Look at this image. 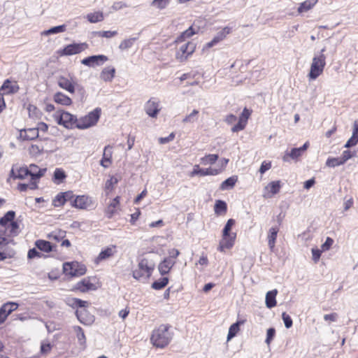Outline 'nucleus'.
<instances>
[{"instance_id": "nucleus-1", "label": "nucleus", "mask_w": 358, "mask_h": 358, "mask_svg": "<svg viewBox=\"0 0 358 358\" xmlns=\"http://www.w3.org/2000/svg\"><path fill=\"white\" fill-rule=\"evenodd\" d=\"M170 327L166 324H162L153 330L150 341L152 344L159 348H164L171 342L173 334L169 331Z\"/></svg>"}, {"instance_id": "nucleus-2", "label": "nucleus", "mask_w": 358, "mask_h": 358, "mask_svg": "<svg viewBox=\"0 0 358 358\" xmlns=\"http://www.w3.org/2000/svg\"><path fill=\"white\" fill-rule=\"evenodd\" d=\"M155 267V262L148 257L141 258L138 264V268L133 271V277L138 280L149 278Z\"/></svg>"}, {"instance_id": "nucleus-3", "label": "nucleus", "mask_w": 358, "mask_h": 358, "mask_svg": "<svg viewBox=\"0 0 358 358\" xmlns=\"http://www.w3.org/2000/svg\"><path fill=\"white\" fill-rule=\"evenodd\" d=\"M325 48L321 50L319 55L313 57L308 77L310 80H316L322 74L326 65V57L324 55Z\"/></svg>"}, {"instance_id": "nucleus-4", "label": "nucleus", "mask_w": 358, "mask_h": 358, "mask_svg": "<svg viewBox=\"0 0 358 358\" xmlns=\"http://www.w3.org/2000/svg\"><path fill=\"white\" fill-rule=\"evenodd\" d=\"M101 112L100 108H96L87 115L78 120L76 127L80 129H85L94 126L100 117Z\"/></svg>"}, {"instance_id": "nucleus-5", "label": "nucleus", "mask_w": 358, "mask_h": 358, "mask_svg": "<svg viewBox=\"0 0 358 358\" xmlns=\"http://www.w3.org/2000/svg\"><path fill=\"white\" fill-rule=\"evenodd\" d=\"M37 169L38 166L35 164H31L29 166V169L27 167H17V179L22 180L25 178L27 176H30L32 180L39 179L41 178L45 172L46 171V169H38L37 173H35L32 171V169Z\"/></svg>"}, {"instance_id": "nucleus-6", "label": "nucleus", "mask_w": 358, "mask_h": 358, "mask_svg": "<svg viewBox=\"0 0 358 358\" xmlns=\"http://www.w3.org/2000/svg\"><path fill=\"white\" fill-rule=\"evenodd\" d=\"M63 270L66 275L80 276L85 273L86 267L77 262H66L63 264Z\"/></svg>"}, {"instance_id": "nucleus-7", "label": "nucleus", "mask_w": 358, "mask_h": 358, "mask_svg": "<svg viewBox=\"0 0 358 358\" xmlns=\"http://www.w3.org/2000/svg\"><path fill=\"white\" fill-rule=\"evenodd\" d=\"M88 48V44L86 43H72L65 46L59 52L60 56H69L79 54Z\"/></svg>"}, {"instance_id": "nucleus-8", "label": "nucleus", "mask_w": 358, "mask_h": 358, "mask_svg": "<svg viewBox=\"0 0 358 358\" xmlns=\"http://www.w3.org/2000/svg\"><path fill=\"white\" fill-rule=\"evenodd\" d=\"M57 123L60 125H63L67 129H71L76 127L78 122V119L73 115L62 111L57 117Z\"/></svg>"}, {"instance_id": "nucleus-9", "label": "nucleus", "mask_w": 358, "mask_h": 358, "mask_svg": "<svg viewBox=\"0 0 358 358\" xmlns=\"http://www.w3.org/2000/svg\"><path fill=\"white\" fill-rule=\"evenodd\" d=\"M108 59V57L103 55H92L84 58L81 63L85 66L94 68L103 65Z\"/></svg>"}, {"instance_id": "nucleus-10", "label": "nucleus", "mask_w": 358, "mask_h": 358, "mask_svg": "<svg viewBox=\"0 0 358 358\" xmlns=\"http://www.w3.org/2000/svg\"><path fill=\"white\" fill-rule=\"evenodd\" d=\"M196 44L193 42H187L182 45L179 48V51L176 53V59L180 62L185 60L189 55L194 52Z\"/></svg>"}, {"instance_id": "nucleus-11", "label": "nucleus", "mask_w": 358, "mask_h": 358, "mask_svg": "<svg viewBox=\"0 0 358 358\" xmlns=\"http://www.w3.org/2000/svg\"><path fill=\"white\" fill-rule=\"evenodd\" d=\"M93 206L92 199L86 195L76 196L72 201V207L79 209H88Z\"/></svg>"}, {"instance_id": "nucleus-12", "label": "nucleus", "mask_w": 358, "mask_h": 358, "mask_svg": "<svg viewBox=\"0 0 358 358\" xmlns=\"http://www.w3.org/2000/svg\"><path fill=\"white\" fill-rule=\"evenodd\" d=\"M145 111L151 117H156L160 111L159 101L156 98H151L145 104Z\"/></svg>"}, {"instance_id": "nucleus-13", "label": "nucleus", "mask_w": 358, "mask_h": 358, "mask_svg": "<svg viewBox=\"0 0 358 358\" xmlns=\"http://www.w3.org/2000/svg\"><path fill=\"white\" fill-rule=\"evenodd\" d=\"M280 188L281 184L280 180L272 181L264 187L262 196L265 199L271 198L280 192Z\"/></svg>"}, {"instance_id": "nucleus-14", "label": "nucleus", "mask_w": 358, "mask_h": 358, "mask_svg": "<svg viewBox=\"0 0 358 358\" xmlns=\"http://www.w3.org/2000/svg\"><path fill=\"white\" fill-rule=\"evenodd\" d=\"M250 115V110L245 108L238 118V123L231 128V131L235 133L243 130L247 124L248 120L249 119Z\"/></svg>"}, {"instance_id": "nucleus-15", "label": "nucleus", "mask_w": 358, "mask_h": 358, "mask_svg": "<svg viewBox=\"0 0 358 358\" xmlns=\"http://www.w3.org/2000/svg\"><path fill=\"white\" fill-rule=\"evenodd\" d=\"M236 237V234L235 233H231V234L228 236L222 234V238L220 242L217 250L220 252H224L225 249L231 248L234 245Z\"/></svg>"}, {"instance_id": "nucleus-16", "label": "nucleus", "mask_w": 358, "mask_h": 358, "mask_svg": "<svg viewBox=\"0 0 358 358\" xmlns=\"http://www.w3.org/2000/svg\"><path fill=\"white\" fill-rule=\"evenodd\" d=\"M20 87L15 81H10L9 79L6 80L0 87V93L2 94H15L18 92Z\"/></svg>"}, {"instance_id": "nucleus-17", "label": "nucleus", "mask_w": 358, "mask_h": 358, "mask_svg": "<svg viewBox=\"0 0 358 358\" xmlns=\"http://www.w3.org/2000/svg\"><path fill=\"white\" fill-rule=\"evenodd\" d=\"M231 27H225L221 31L217 33V34L214 36V38L206 44V47L210 48L216 45L220 41H222L223 39L226 38V36L229 34L231 31Z\"/></svg>"}, {"instance_id": "nucleus-18", "label": "nucleus", "mask_w": 358, "mask_h": 358, "mask_svg": "<svg viewBox=\"0 0 358 358\" xmlns=\"http://www.w3.org/2000/svg\"><path fill=\"white\" fill-rule=\"evenodd\" d=\"M219 171L217 169L208 168V169H200L199 165L194 166L193 171L190 173V176L193 177L196 175L199 176H215L218 174Z\"/></svg>"}, {"instance_id": "nucleus-19", "label": "nucleus", "mask_w": 358, "mask_h": 358, "mask_svg": "<svg viewBox=\"0 0 358 358\" xmlns=\"http://www.w3.org/2000/svg\"><path fill=\"white\" fill-rule=\"evenodd\" d=\"M175 264L176 260H173L171 258H165L158 266V269L161 275H164L167 274Z\"/></svg>"}, {"instance_id": "nucleus-20", "label": "nucleus", "mask_w": 358, "mask_h": 358, "mask_svg": "<svg viewBox=\"0 0 358 358\" xmlns=\"http://www.w3.org/2000/svg\"><path fill=\"white\" fill-rule=\"evenodd\" d=\"M38 136V129L29 128L20 131V137L23 141H32Z\"/></svg>"}, {"instance_id": "nucleus-21", "label": "nucleus", "mask_w": 358, "mask_h": 358, "mask_svg": "<svg viewBox=\"0 0 358 358\" xmlns=\"http://www.w3.org/2000/svg\"><path fill=\"white\" fill-rule=\"evenodd\" d=\"M57 84L61 88L66 90L67 92L71 94L74 93L75 92L74 84L66 77L59 76L58 78Z\"/></svg>"}, {"instance_id": "nucleus-22", "label": "nucleus", "mask_w": 358, "mask_h": 358, "mask_svg": "<svg viewBox=\"0 0 358 358\" xmlns=\"http://www.w3.org/2000/svg\"><path fill=\"white\" fill-rule=\"evenodd\" d=\"M112 148L110 145H107L104 148L103 157L100 162L101 165L104 168H108L112 162Z\"/></svg>"}, {"instance_id": "nucleus-23", "label": "nucleus", "mask_w": 358, "mask_h": 358, "mask_svg": "<svg viewBox=\"0 0 358 358\" xmlns=\"http://www.w3.org/2000/svg\"><path fill=\"white\" fill-rule=\"evenodd\" d=\"M75 288L81 292H86L89 290L96 289V286L91 283L88 279L84 278L76 285Z\"/></svg>"}, {"instance_id": "nucleus-24", "label": "nucleus", "mask_w": 358, "mask_h": 358, "mask_svg": "<svg viewBox=\"0 0 358 358\" xmlns=\"http://www.w3.org/2000/svg\"><path fill=\"white\" fill-rule=\"evenodd\" d=\"M278 231L279 229L277 227H271L268 231L267 238L268 245L271 250H273L275 247Z\"/></svg>"}, {"instance_id": "nucleus-25", "label": "nucleus", "mask_w": 358, "mask_h": 358, "mask_svg": "<svg viewBox=\"0 0 358 358\" xmlns=\"http://www.w3.org/2000/svg\"><path fill=\"white\" fill-rule=\"evenodd\" d=\"M115 69L114 67H111V66H108V67H106L104 68L101 74H100V78L101 80L106 81V82H110L114 76H115Z\"/></svg>"}, {"instance_id": "nucleus-26", "label": "nucleus", "mask_w": 358, "mask_h": 358, "mask_svg": "<svg viewBox=\"0 0 358 358\" xmlns=\"http://www.w3.org/2000/svg\"><path fill=\"white\" fill-rule=\"evenodd\" d=\"M278 294L277 289L269 291L266 294V306L268 308H272L276 306V295Z\"/></svg>"}, {"instance_id": "nucleus-27", "label": "nucleus", "mask_w": 358, "mask_h": 358, "mask_svg": "<svg viewBox=\"0 0 358 358\" xmlns=\"http://www.w3.org/2000/svg\"><path fill=\"white\" fill-rule=\"evenodd\" d=\"M238 181V176H233L224 180L220 186V189L222 191L231 189Z\"/></svg>"}, {"instance_id": "nucleus-28", "label": "nucleus", "mask_w": 358, "mask_h": 358, "mask_svg": "<svg viewBox=\"0 0 358 358\" xmlns=\"http://www.w3.org/2000/svg\"><path fill=\"white\" fill-rule=\"evenodd\" d=\"M54 101L61 105L70 106L72 103L71 99L62 92H57L54 95Z\"/></svg>"}, {"instance_id": "nucleus-29", "label": "nucleus", "mask_w": 358, "mask_h": 358, "mask_svg": "<svg viewBox=\"0 0 358 358\" xmlns=\"http://www.w3.org/2000/svg\"><path fill=\"white\" fill-rule=\"evenodd\" d=\"M15 216V213L13 210L8 211L3 217L0 219V225L3 227H8L9 224L13 221Z\"/></svg>"}, {"instance_id": "nucleus-30", "label": "nucleus", "mask_w": 358, "mask_h": 358, "mask_svg": "<svg viewBox=\"0 0 358 358\" xmlns=\"http://www.w3.org/2000/svg\"><path fill=\"white\" fill-rule=\"evenodd\" d=\"M36 247L43 252H49L52 250V247L49 241L44 240H38L35 243Z\"/></svg>"}, {"instance_id": "nucleus-31", "label": "nucleus", "mask_w": 358, "mask_h": 358, "mask_svg": "<svg viewBox=\"0 0 358 358\" xmlns=\"http://www.w3.org/2000/svg\"><path fill=\"white\" fill-rule=\"evenodd\" d=\"M302 152L300 151V149L298 148H292L290 152H286L284 155L282 159L285 162L289 161V158L292 159H297L299 157L302 155Z\"/></svg>"}, {"instance_id": "nucleus-32", "label": "nucleus", "mask_w": 358, "mask_h": 358, "mask_svg": "<svg viewBox=\"0 0 358 358\" xmlns=\"http://www.w3.org/2000/svg\"><path fill=\"white\" fill-rule=\"evenodd\" d=\"M120 203V197L116 196L115 199H113V201L110 202V203L108 205V206L106 208V213L108 218L112 217L113 215L116 207L119 205Z\"/></svg>"}, {"instance_id": "nucleus-33", "label": "nucleus", "mask_w": 358, "mask_h": 358, "mask_svg": "<svg viewBox=\"0 0 358 358\" xmlns=\"http://www.w3.org/2000/svg\"><path fill=\"white\" fill-rule=\"evenodd\" d=\"M317 0H306L301 3L298 8L299 13L307 12L310 10L317 3Z\"/></svg>"}, {"instance_id": "nucleus-34", "label": "nucleus", "mask_w": 358, "mask_h": 358, "mask_svg": "<svg viewBox=\"0 0 358 358\" xmlns=\"http://www.w3.org/2000/svg\"><path fill=\"white\" fill-rule=\"evenodd\" d=\"M66 29L65 24H62L56 27H51L50 29L45 30L42 32V35L48 36L51 34H56L59 33L64 32Z\"/></svg>"}, {"instance_id": "nucleus-35", "label": "nucleus", "mask_w": 358, "mask_h": 358, "mask_svg": "<svg viewBox=\"0 0 358 358\" xmlns=\"http://www.w3.org/2000/svg\"><path fill=\"white\" fill-rule=\"evenodd\" d=\"M244 323V321L242 320V321H238L236 322V323H234L233 324H231L229 327V332H228V335H227V340H230L232 338H234L236 334L238 333V331H239V327H240V325L243 324Z\"/></svg>"}, {"instance_id": "nucleus-36", "label": "nucleus", "mask_w": 358, "mask_h": 358, "mask_svg": "<svg viewBox=\"0 0 358 358\" xmlns=\"http://www.w3.org/2000/svg\"><path fill=\"white\" fill-rule=\"evenodd\" d=\"M6 229L9 230L8 234L10 236H16L20 232V225L16 221L11 222Z\"/></svg>"}, {"instance_id": "nucleus-37", "label": "nucleus", "mask_w": 358, "mask_h": 358, "mask_svg": "<svg viewBox=\"0 0 358 358\" xmlns=\"http://www.w3.org/2000/svg\"><path fill=\"white\" fill-rule=\"evenodd\" d=\"M87 19L91 23H96L102 21L103 20V15L101 12L92 13L87 14Z\"/></svg>"}, {"instance_id": "nucleus-38", "label": "nucleus", "mask_w": 358, "mask_h": 358, "mask_svg": "<svg viewBox=\"0 0 358 358\" xmlns=\"http://www.w3.org/2000/svg\"><path fill=\"white\" fill-rule=\"evenodd\" d=\"M169 282V279L166 277H164L162 278H159V280L155 281L152 284V288L156 290L161 289L164 288Z\"/></svg>"}, {"instance_id": "nucleus-39", "label": "nucleus", "mask_w": 358, "mask_h": 358, "mask_svg": "<svg viewBox=\"0 0 358 358\" xmlns=\"http://www.w3.org/2000/svg\"><path fill=\"white\" fill-rule=\"evenodd\" d=\"M218 159V155L215 154L208 155L201 159V162L203 165L213 164Z\"/></svg>"}, {"instance_id": "nucleus-40", "label": "nucleus", "mask_w": 358, "mask_h": 358, "mask_svg": "<svg viewBox=\"0 0 358 358\" xmlns=\"http://www.w3.org/2000/svg\"><path fill=\"white\" fill-rule=\"evenodd\" d=\"M198 114L199 110H193L192 112L189 114L188 115L185 116L183 120V123H193L196 122L198 120Z\"/></svg>"}, {"instance_id": "nucleus-41", "label": "nucleus", "mask_w": 358, "mask_h": 358, "mask_svg": "<svg viewBox=\"0 0 358 358\" xmlns=\"http://www.w3.org/2000/svg\"><path fill=\"white\" fill-rule=\"evenodd\" d=\"M344 164L341 157H329L326 162V165L329 167H336Z\"/></svg>"}, {"instance_id": "nucleus-42", "label": "nucleus", "mask_w": 358, "mask_h": 358, "mask_svg": "<svg viewBox=\"0 0 358 358\" xmlns=\"http://www.w3.org/2000/svg\"><path fill=\"white\" fill-rule=\"evenodd\" d=\"M227 210V203L222 200H217L215 204V212L217 214L225 213Z\"/></svg>"}, {"instance_id": "nucleus-43", "label": "nucleus", "mask_w": 358, "mask_h": 358, "mask_svg": "<svg viewBox=\"0 0 358 358\" xmlns=\"http://www.w3.org/2000/svg\"><path fill=\"white\" fill-rule=\"evenodd\" d=\"M113 255V249L112 248H107L105 250H102L99 253V255L97 257V260L102 261V260H104Z\"/></svg>"}, {"instance_id": "nucleus-44", "label": "nucleus", "mask_w": 358, "mask_h": 358, "mask_svg": "<svg viewBox=\"0 0 358 358\" xmlns=\"http://www.w3.org/2000/svg\"><path fill=\"white\" fill-rule=\"evenodd\" d=\"M136 40V38H129L124 39L120 43L119 48L122 50L129 49L134 45V43Z\"/></svg>"}, {"instance_id": "nucleus-45", "label": "nucleus", "mask_w": 358, "mask_h": 358, "mask_svg": "<svg viewBox=\"0 0 358 358\" xmlns=\"http://www.w3.org/2000/svg\"><path fill=\"white\" fill-rule=\"evenodd\" d=\"M66 178L65 172L62 169H56L54 172V179L57 183H60Z\"/></svg>"}, {"instance_id": "nucleus-46", "label": "nucleus", "mask_w": 358, "mask_h": 358, "mask_svg": "<svg viewBox=\"0 0 358 358\" xmlns=\"http://www.w3.org/2000/svg\"><path fill=\"white\" fill-rule=\"evenodd\" d=\"M76 331L80 345H84L86 342V338L83 329L80 327H76Z\"/></svg>"}, {"instance_id": "nucleus-47", "label": "nucleus", "mask_w": 358, "mask_h": 358, "mask_svg": "<svg viewBox=\"0 0 358 358\" xmlns=\"http://www.w3.org/2000/svg\"><path fill=\"white\" fill-rule=\"evenodd\" d=\"M10 314L8 308H7L4 304L2 305L0 308V324H3L6 321Z\"/></svg>"}, {"instance_id": "nucleus-48", "label": "nucleus", "mask_w": 358, "mask_h": 358, "mask_svg": "<svg viewBox=\"0 0 358 358\" xmlns=\"http://www.w3.org/2000/svg\"><path fill=\"white\" fill-rule=\"evenodd\" d=\"M65 203V199L64 198L62 192L58 194L52 201V204L55 207L62 206Z\"/></svg>"}, {"instance_id": "nucleus-49", "label": "nucleus", "mask_w": 358, "mask_h": 358, "mask_svg": "<svg viewBox=\"0 0 358 358\" xmlns=\"http://www.w3.org/2000/svg\"><path fill=\"white\" fill-rule=\"evenodd\" d=\"M72 303L71 304L73 307L76 308H85L88 306V302L86 301H83L79 299H72Z\"/></svg>"}, {"instance_id": "nucleus-50", "label": "nucleus", "mask_w": 358, "mask_h": 358, "mask_svg": "<svg viewBox=\"0 0 358 358\" xmlns=\"http://www.w3.org/2000/svg\"><path fill=\"white\" fill-rule=\"evenodd\" d=\"M170 0H153L152 6L157 7L159 9H164L169 4Z\"/></svg>"}, {"instance_id": "nucleus-51", "label": "nucleus", "mask_w": 358, "mask_h": 358, "mask_svg": "<svg viewBox=\"0 0 358 358\" xmlns=\"http://www.w3.org/2000/svg\"><path fill=\"white\" fill-rule=\"evenodd\" d=\"M99 37L112 38L117 34L116 31H99L96 33Z\"/></svg>"}, {"instance_id": "nucleus-52", "label": "nucleus", "mask_w": 358, "mask_h": 358, "mask_svg": "<svg viewBox=\"0 0 358 358\" xmlns=\"http://www.w3.org/2000/svg\"><path fill=\"white\" fill-rule=\"evenodd\" d=\"M235 224V220L233 219H229L227 222L222 231V234L224 236L230 235V231L231 229L232 226Z\"/></svg>"}, {"instance_id": "nucleus-53", "label": "nucleus", "mask_w": 358, "mask_h": 358, "mask_svg": "<svg viewBox=\"0 0 358 358\" xmlns=\"http://www.w3.org/2000/svg\"><path fill=\"white\" fill-rule=\"evenodd\" d=\"M275 334V330L274 328H269L266 332V338L265 343L269 345L271 341L273 339Z\"/></svg>"}, {"instance_id": "nucleus-54", "label": "nucleus", "mask_w": 358, "mask_h": 358, "mask_svg": "<svg viewBox=\"0 0 358 358\" xmlns=\"http://www.w3.org/2000/svg\"><path fill=\"white\" fill-rule=\"evenodd\" d=\"M282 318L287 329L292 327L293 322L291 317L289 315H287L286 313H283L282 314Z\"/></svg>"}, {"instance_id": "nucleus-55", "label": "nucleus", "mask_w": 358, "mask_h": 358, "mask_svg": "<svg viewBox=\"0 0 358 358\" xmlns=\"http://www.w3.org/2000/svg\"><path fill=\"white\" fill-rule=\"evenodd\" d=\"M117 182L118 179L115 176H112L106 182V189L111 190Z\"/></svg>"}, {"instance_id": "nucleus-56", "label": "nucleus", "mask_w": 358, "mask_h": 358, "mask_svg": "<svg viewBox=\"0 0 358 358\" xmlns=\"http://www.w3.org/2000/svg\"><path fill=\"white\" fill-rule=\"evenodd\" d=\"M333 243L334 240L330 237H327L325 242L321 246L322 251L324 252L329 250L331 245H333Z\"/></svg>"}, {"instance_id": "nucleus-57", "label": "nucleus", "mask_w": 358, "mask_h": 358, "mask_svg": "<svg viewBox=\"0 0 358 358\" xmlns=\"http://www.w3.org/2000/svg\"><path fill=\"white\" fill-rule=\"evenodd\" d=\"M358 143V136L352 135L349 140L346 142L345 148H349Z\"/></svg>"}, {"instance_id": "nucleus-58", "label": "nucleus", "mask_w": 358, "mask_h": 358, "mask_svg": "<svg viewBox=\"0 0 358 358\" xmlns=\"http://www.w3.org/2000/svg\"><path fill=\"white\" fill-rule=\"evenodd\" d=\"M64 198L65 199V203L66 201L71 202V206H72V201L76 198V196H75L71 191H67L65 192H62Z\"/></svg>"}, {"instance_id": "nucleus-59", "label": "nucleus", "mask_w": 358, "mask_h": 358, "mask_svg": "<svg viewBox=\"0 0 358 358\" xmlns=\"http://www.w3.org/2000/svg\"><path fill=\"white\" fill-rule=\"evenodd\" d=\"M127 7H128L127 4L126 3H124V1L114 2L112 6V8L114 10H119L123 9L124 8H127Z\"/></svg>"}, {"instance_id": "nucleus-60", "label": "nucleus", "mask_w": 358, "mask_h": 358, "mask_svg": "<svg viewBox=\"0 0 358 358\" xmlns=\"http://www.w3.org/2000/svg\"><path fill=\"white\" fill-rule=\"evenodd\" d=\"M175 138V134L173 133H171L168 136L166 137H161L159 138V143L160 144H166L171 141H172Z\"/></svg>"}, {"instance_id": "nucleus-61", "label": "nucleus", "mask_w": 358, "mask_h": 358, "mask_svg": "<svg viewBox=\"0 0 358 358\" xmlns=\"http://www.w3.org/2000/svg\"><path fill=\"white\" fill-rule=\"evenodd\" d=\"M323 251L321 250H319L317 248H313L312 249V255H313V260L316 263L319 261L321 254Z\"/></svg>"}, {"instance_id": "nucleus-62", "label": "nucleus", "mask_w": 358, "mask_h": 358, "mask_svg": "<svg viewBox=\"0 0 358 358\" xmlns=\"http://www.w3.org/2000/svg\"><path fill=\"white\" fill-rule=\"evenodd\" d=\"M353 157V154L351 151L347 150L343 152L342 155L341 157L342 161L345 164L348 160L351 159Z\"/></svg>"}, {"instance_id": "nucleus-63", "label": "nucleus", "mask_w": 358, "mask_h": 358, "mask_svg": "<svg viewBox=\"0 0 358 358\" xmlns=\"http://www.w3.org/2000/svg\"><path fill=\"white\" fill-rule=\"evenodd\" d=\"M271 168V163L270 162H267L266 161L263 162L259 168V172L263 174L266 171L269 170Z\"/></svg>"}, {"instance_id": "nucleus-64", "label": "nucleus", "mask_w": 358, "mask_h": 358, "mask_svg": "<svg viewBox=\"0 0 358 358\" xmlns=\"http://www.w3.org/2000/svg\"><path fill=\"white\" fill-rule=\"evenodd\" d=\"M168 253L169 257L167 258H171L173 260H175L180 255L179 250L175 248L169 250Z\"/></svg>"}]
</instances>
